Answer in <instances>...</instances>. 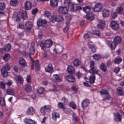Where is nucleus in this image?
Listing matches in <instances>:
<instances>
[{
  "instance_id": "27",
  "label": "nucleus",
  "mask_w": 124,
  "mask_h": 124,
  "mask_svg": "<svg viewBox=\"0 0 124 124\" xmlns=\"http://www.w3.org/2000/svg\"><path fill=\"white\" fill-rule=\"evenodd\" d=\"M10 50H11V45L10 44L6 45L4 47V51H6V52H9Z\"/></svg>"
},
{
  "instance_id": "25",
  "label": "nucleus",
  "mask_w": 124,
  "mask_h": 124,
  "mask_svg": "<svg viewBox=\"0 0 124 124\" xmlns=\"http://www.w3.org/2000/svg\"><path fill=\"white\" fill-rule=\"evenodd\" d=\"M25 25L26 27V29L27 31H31V27H32V25L31 24V23L29 21H27L25 23Z\"/></svg>"
},
{
  "instance_id": "64",
  "label": "nucleus",
  "mask_w": 124,
  "mask_h": 124,
  "mask_svg": "<svg viewBox=\"0 0 124 124\" xmlns=\"http://www.w3.org/2000/svg\"><path fill=\"white\" fill-rule=\"evenodd\" d=\"M77 118L78 116L76 114H75V113H73V120L74 121H77Z\"/></svg>"
},
{
  "instance_id": "43",
  "label": "nucleus",
  "mask_w": 124,
  "mask_h": 124,
  "mask_svg": "<svg viewBox=\"0 0 124 124\" xmlns=\"http://www.w3.org/2000/svg\"><path fill=\"white\" fill-rule=\"evenodd\" d=\"M0 105L2 107H4L5 106V100L3 98H2L0 100Z\"/></svg>"
},
{
  "instance_id": "2",
  "label": "nucleus",
  "mask_w": 124,
  "mask_h": 124,
  "mask_svg": "<svg viewBox=\"0 0 124 124\" xmlns=\"http://www.w3.org/2000/svg\"><path fill=\"white\" fill-rule=\"evenodd\" d=\"M122 42V38L120 36H117L114 38L113 42L111 44V48L112 50H115L116 49V47L118 44H120Z\"/></svg>"
},
{
  "instance_id": "1",
  "label": "nucleus",
  "mask_w": 124,
  "mask_h": 124,
  "mask_svg": "<svg viewBox=\"0 0 124 124\" xmlns=\"http://www.w3.org/2000/svg\"><path fill=\"white\" fill-rule=\"evenodd\" d=\"M38 45L41 47L43 50H46V48H51L53 45V41L52 39H49L45 41V43L41 41L38 42Z\"/></svg>"
},
{
  "instance_id": "52",
  "label": "nucleus",
  "mask_w": 124,
  "mask_h": 124,
  "mask_svg": "<svg viewBox=\"0 0 124 124\" xmlns=\"http://www.w3.org/2000/svg\"><path fill=\"white\" fill-rule=\"evenodd\" d=\"M20 17L23 19H26L27 18V12L26 11H23Z\"/></svg>"
},
{
  "instance_id": "31",
  "label": "nucleus",
  "mask_w": 124,
  "mask_h": 124,
  "mask_svg": "<svg viewBox=\"0 0 124 124\" xmlns=\"http://www.w3.org/2000/svg\"><path fill=\"white\" fill-rule=\"evenodd\" d=\"M93 58L95 61H99L101 60V55L100 54H94L93 56Z\"/></svg>"
},
{
  "instance_id": "13",
  "label": "nucleus",
  "mask_w": 124,
  "mask_h": 124,
  "mask_svg": "<svg viewBox=\"0 0 124 124\" xmlns=\"http://www.w3.org/2000/svg\"><path fill=\"white\" fill-rule=\"evenodd\" d=\"M35 109H34V108H33L32 107H30L27 110V113L28 115H31V116H32V115L35 114Z\"/></svg>"
},
{
  "instance_id": "58",
  "label": "nucleus",
  "mask_w": 124,
  "mask_h": 124,
  "mask_svg": "<svg viewBox=\"0 0 124 124\" xmlns=\"http://www.w3.org/2000/svg\"><path fill=\"white\" fill-rule=\"evenodd\" d=\"M0 87H1V89H5V84H4L3 82L0 81Z\"/></svg>"
},
{
  "instance_id": "54",
  "label": "nucleus",
  "mask_w": 124,
  "mask_h": 124,
  "mask_svg": "<svg viewBox=\"0 0 124 124\" xmlns=\"http://www.w3.org/2000/svg\"><path fill=\"white\" fill-rule=\"evenodd\" d=\"M54 51L55 52V54H58L61 52V48L60 47H56L54 49Z\"/></svg>"
},
{
  "instance_id": "57",
  "label": "nucleus",
  "mask_w": 124,
  "mask_h": 124,
  "mask_svg": "<svg viewBox=\"0 0 124 124\" xmlns=\"http://www.w3.org/2000/svg\"><path fill=\"white\" fill-rule=\"evenodd\" d=\"M37 25L38 27H41L42 26V19H39L37 21Z\"/></svg>"
},
{
  "instance_id": "44",
  "label": "nucleus",
  "mask_w": 124,
  "mask_h": 124,
  "mask_svg": "<svg viewBox=\"0 0 124 124\" xmlns=\"http://www.w3.org/2000/svg\"><path fill=\"white\" fill-rule=\"evenodd\" d=\"M9 59H10V55L9 54H5L3 58V60H4L5 62H7Z\"/></svg>"
},
{
  "instance_id": "7",
  "label": "nucleus",
  "mask_w": 124,
  "mask_h": 124,
  "mask_svg": "<svg viewBox=\"0 0 124 124\" xmlns=\"http://www.w3.org/2000/svg\"><path fill=\"white\" fill-rule=\"evenodd\" d=\"M58 11L59 13H61V14H67V12H68L67 8L66 7L62 6H61L59 7Z\"/></svg>"
},
{
  "instance_id": "21",
  "label": "nucleus",
  "mask_w": 124,
  "mask_h": 124,
  "mask_svg": "<svg viewBox=\"0 0 124 124\" xmlns=\"http://www.w3.org/2000/svg\"><path fill=\"white\" fill-rule=\"evenodd\" d=\"M52 119L54 121H57V119H60V114L58 112H54L52 113Z\"/></svg>"
},
{
  "instance_id": "30",
  "label": "nucleus",
  "mask_w": 124,
  "mask_h": 124,
  "mask_svg": "<svg viewBox=\"0 0 124 124\" xmlns=\"http://www.w3.org/2000/svg\"><path fill=\"white\" fill-rule=\"evenodd\" d=\"M24 89L26 92H27V93H30V92H31V85H30L29 84L26 85L25 86Z\"/></svg>"
},
{
  "instance_id": "16",
  "label": "nucleus",
  "mask_w": 124,
  "mask_h": 124,
  "mask_svg": "<svg viewBox=\"0 0 124 124\" xmlns=\"http://www.w3.org/2000/svg\"><path fill=\"white\" fill-rule=\"evenodd\" d=\"M52 79L54 82H62V78H61V77L58 74L54 75L53 76Z\"/></svg>"
},
{
  "instance_id": "63",
  "label": "nucleus",
  "mask_w": 124,
  "mask_h": 124,
  "mask_svg": "<svg viewBox=\"0 0 124 124\" xmlns=\"http://www.w3.org/2000/svg\"><path fill=\"white\" fill-rule=\"evenodd\" d=\"M37 12H38V9H34L32 11V14H33V15H34V14H36V13H37Z\"/></svg>"
},
{
  "instance_id": "6",
  "label": "nucleus",
  "mask_w": 124,
  "mask_h": 124,
  "mask_svg": "<svg viewBox=\"0 0 124 124\" xmlns=\"http://www.w3.org/2000/svg\"><path fill=\"white\" fill-rule=\"evenodd\" d=\"M88 47L89 49H91L93 53L96 52V48L94 46V44L93 42H89L88 44Z\"/></svg>"
},
{
  "instance_id": "10",
  "label": "nucleus",
  "mask_w": 124,
  "mask_h": 124,
  "mask_svg": "<svg viewBox=\"0 0 124 124\" xmlns=\"http://www.w3.org/2000/svg\"><path fill=\"white\" fill-rule=\"evenodd\" d=\"M110 27L114 31H117L119 29V24L117 22L113 21L110 23Z\"/></svg>"
},
{
  "instance_id": "3",
  "label": "nucleus",
  "mask_w": 124,
  "mask_h": 124,
  "mask_svg": "<svg viewBox=\"0 0 124 124\" xmlns=\"http://www.w3.org/2000/svg\"><path fill=\"white\" fill-rule=\"evenodd\" d=\"M10 70V65L8 64L5 65L4 67L1 70V73L3 77H6L8 75V71Z\"/></svg>"
},
{
  "instance_id": "35",
  "label": "nucleus",
  "mask_w": 124,
  "mask_h": 124,
  "mask_svg": "<svg viewBox=\"0 0 124 124\" xmlns=\"http://www.w3.org/2000/svg\"><path fill=\"white\" fill-rule=\"evenodd\" d=\"M100 69L103 71V72H106V71H107V67H106L104 63H101L100 65Z\"/></svg>"
},
{
  "instance_id": "34",
  "label": "nucleus",
  "mask_w": 124,
  "mask_h": 124,
  "mask_svg": "<svg viewBox=\"0 0 124 124\" xmlns=\"http://www.w3.org/2000/svg\"><path fill=\"white\" fill-rule=\"evenodd\" d=\"M91 9H92V6H86L83 8V11H84V12H85L86 13H87V12H90V11H91Z\"/></svg>"
},
{
  "instance_id": "29",
  "label": "nucleus",
  "mask_w": 124,
  "mask_h": 124,
  "mask_svg": "<svg viewBox=\"0 0 124 124\" xmlns=\"http://www.w3.org/2000/svg\"><path fill=\"white\" fill-rule=\"evenodd\" d=\"M50 5L53 7L58 6V1L57 0H50Z\"/></svg>"
},
{
  "instance_id": "40",
  "label": "nucleus",
  "mask_w": 124,
  "mask_h": 124,
  "mask_svg": "<svg viewBox=\"0 0 124 124\" xmlns=\"http://www.w3.org/2000/svg\"><path fill=\"white\" fill-rule=\"evenodd\" d=\"M69 105L70 106V107H71V108H72L73 109H76V108H77V106H76V104H75V103H74V102H70L69 103Z\"/></svg>"
},
{
  "instance_id": "14",
  "label": "nucleus",
  "mask_w": 124,
  "mask_h": 124,
  "mask_svg": "<svg viewBox=\"0 0 124 124\" xmlns=\"http://www.w3.org/2000/svg\"><path fill=\"white\" fill-rule=\"evenodd\" d=\"M65 79L70 83H74V82H75V78L72 75H68L66 76Z\"/></svg>"
},
{
  "instance_id": "15",
  "label": "nucleus",
  "mask_w": 124,
  "mask_h": 124,
  "mask_svg": "<svg viewBox=\"0 0 124 124\" xmlns=\"http://www.w3.org/2000/svg\"><path fill=\"white\" fill-rule=\"evenodd\" d=\"M45 70L46 72H48V73H52V72H54V68L51 64H49L48 66L45 68Z\"/></svg>"
},
{
  "instance_id": "24",
  "label": "nucleus",
  "mask_w": 124,
  "mask_h": 124,
  "mask_svg": "<svg viewBox=\"0 0 124 124\" xmlns=\"http://www.w3.org/2000/svg\"><path fill=\"white\" fill-rule=\"evenodd\" d=\"M25 6L26 10H30L31 8V1H27L25 3Z\"/></svg>"
},
{
  "instance_id": "51",
  "label": "nucleus",
  "mask_w": 124,
  "mask_h": 124,
  "mask_svg": "<svg viewBox=\"0 0 124 124\" xmlns=\"http://www.w3.org/2000/svg\"><path fill=\"white\" fill-rule=\"evenodd\" d=\"M58 106L61 109H63V110L65 109V107H64V106L63 105V104L62 102H59L58 103Z\"/></svg>"
},
{
  "instance_id": "26",
  "label": "nucleus",
  "mask_w": 124,
  "mask_h": 124,
  "mask_svg": "<svg viewBox=\"0 0 124 124\" xmlns=\"http://www.w3.org/2000/svg\"><path fill=\"white\" fill-rule=\"evenodd\" d=\"M25 124H36L35 121L31 120V119H26L25 120Z\"/></svg>"
},
{
  "instance_id": "42",
  "label": "nucleus",
  "mask_w": 124,
  "mask_h": 124,
  "mask_svg": "<svg viewBox=\"0 0 124 124\" xmlns=\"http://www.w3.org/2000/svg\"><path fill=\"white\" fill-rule=\"evenodd\" d=\"M72 3L70 0H64V4L66 5V6H68V7L70 6Z\"/></svg>"
},
{
  "instance_id": "12",
  "label": "nucleus",
  "mask_w": 124,
  "mask_h": 124,
  "mask_svg": "<svg viewBox=\"0 0 124 124\" xmlns=\"http://www.w3.org/2000/svg\"><path fill=\"white\" fill-rule=\"evenodd\" d=\"M67 71L68 72L69 74L73 75L75 73V69L72 65H69L67 69Z\"/></svg>"
},
{
  "instance_id": "8",
  "label": "nucleus",
  "mask_w": 124,
  "mask_h": 124,
  "mask_svg": "<svg viewBox=\"0 0 124 124\" xmlns=\"http://www.w3.org/2000/svg\"><path fill=\"white\" fill-rule=\"evenodd\" d=\"M50 109L51 107L50 106H45L44 107L41 108L40 111L42 114L45 115L47 111H48V110H50Z\"/></svg>"
},
{
  "instance_id": "17",
  "label": "nucleus",
  "mask_w": 124,
  "mask_h": 124,
  "mask_svg": "<svg viewBox=\"0 0 124 124\" xmlns=\"http://www.w3.org/2000/svg\"><path fill=\"white\" fill-rule=\"evenodd\" d=\"M103 17H109L110 15V11L107 9H104L102 11Z\"/></svg>"
},
{
  "instance_id": "18",
  "label": "nucleus",
  "mask_w": 124,
  "mask_h": 124,
  "mask_svg": "<svg viewBox=\"0 0 124 124\" xmlns=\"http://www.w3.org/2000/svg\"><path fill=\"white\" fill-rule=\"evenodd\" d=\"M18 62L21 66H27V62H26L25 59L22 57L19 58Z\"/></svg>"
},
{
  "instance_id": "41",
  "label": "nucleus",
  "mask_w": 124,
  "mask_h": 124,
  "mask_svg": "<svg viewBox=\"0 0 124 124\" xmlns=\"http://www.w3.org/2000/svg\"><path fill=\"white\" fill-rule=\"evenodd\" d=\"M68 7H70L72 11H73L74 10H75V7H77V5L74 4L73 3H71V4H70V6H69Z\"/></svg>"
},
{
  "instance_id": "11",
  "label": "nucleus",
  "mask_w": 124,
  "mask_h": 124,
  "mask_svg": "<svg viewBox=\"0 0 124 124\" xmlns=\"http://www.w3.org/2000/svg\"><path fill=\"white\" fill-rule=\"evenodd\" d=\"M114 119L116 122H121L122 119V115L119 112L114 113Z\"/></svg>"
},
{
  "instance_id": "59",
  "label": "nucleus",
  "mask_w": 124,
  "mask_h": 124,
  "mask_svg": "<svg viewBox=\"0 0 124 124\" xmlns=\"http://www.w3.org/2000/svg\"><path fill=\"white\" fill-rule=\"evenodd\" d=\"M18 29H25V26H24V24L22 23H19L17 25Z\"/></svg>"
},
{
  "instance_id": "28",
  "label": "nucleus",
  "mask_w": 124,
  "mask_h": 124,
  "mask_svg": "<svg viewBox=\"0 0 124 124\" xmlns=\"http://www.w3.org/2000/svg\"><path fill=\"white\" fill-rule=\"evenodd\" d=\"M90 73H93V74H97L98 73V70L95 68L94 67L93 68H91L90 70H89Z\"/></svg>"
},
{
  "instance_id": "60",
  "label": "nucleus",
  "mask_w": 124,
  "mask_h": 124,
  "mask_svg": "<svg viewBox=\"0 0 124 124\" xmlns=\"http://www.w3.org/2000/svg\"><path fill=\"white\" fill-rule=\"evenodd\" d=\"M26 81L28 83H31V76L28 75L26 78Z\"/></svg>"
},
{
  "instance_id": "19",
  "label": "nucleus",
  "mask_w": 124,
  "mask_h": 124,
  "mask_svg": "<svg viewBox=\"0 0 124 124\" xmlns=\"http://www.w3.org/2000/svg\"><path fill=\"white\" fill-rule=\"evenodd\" d=\"M105 26V21L102 19L99 20V24L97 25L98 29H103Z\"/></svg>"
},
{
  "instance_id": "4",
  "label": "nucleus",
  "mask_w": 124,
  "mask_h": 124,
  "mask_svg": "<svg viewBox=\"0 0 124 124\" xmlns=\"http://www.w3.org/2000/svg\"><path fill=\"white\" fill-rule=\"evenodd\" d=\"M35 53V44L34 42L31 43V46L30 47V52L29 54V57L31 60V55L33 56Z\"/></svg>"
},
{
  "instance_id": "46",
  "label": "nucleus",
  "mask_w": 124,
  "mask_h": 124,
  "mask_svg": "<svg viewBox=\"0 0 124 124\" xmlns=\"http://www.w3.org/2000/svg\"><path fill=\"white\" fill-rule=\"evenodd\" d=\"M51 22H52V23H55V22H58V18L57 17V16H53L51 17Z\"/></svg>"
},
{
  "instance_id": "33",
  "label": "nucleus",
  "mask_w": 124,
  "mask_h": 124,
  "mask_svg": "<svg viewBox=\"0 0 124 124\" xmlns=\"http://www.w3.org/2000/svg\"><path fill=\"white\" fill-rule=\"evenodd\" d=\"M7 94H10L11 95H14L15 94V91L11 89H9L6 90Z\"/></svg>"
},
{
  "instance_id": "5",
  "label": "nucleus",
  "mask_w": 124,
  "mask_h": 124,
  "mask_svg": "<svg viewBox=\"0 0 124 124\" xmlns=\"http://www.w3.org/2000/svg\"><path fill=\"white\" fill-rule=\"evenodd\" d=\"M93 9L95 12H99V11L102 9V5L101 4V3H97L95 4Z\"/></svg>"
},
{
  "instance_id": "61",
  "label": "nucleus",
  "mask_w": 124,
  "mask_h": 124,
  "mask_svg": "<svg viewBox=\"0 0 124 124\" xmlns=\"http://www.w3.org/2000/svg\"><path fill=\"white\" fill-rule=\"evenodd\" d=\"M118 92L121 94V95H124V92L123 89H119V88H118Z\"/></svg>"
},
{
  "instance_id": "36",
  "label": "nucleus",
  "mask_w": 124,
  "mask_h": 124,
  "mask_svg": "<svg viewBox=\"0 0 124 124\" xmlns=\"http://www.w3.org/2000/svg\"><path fill=\"white\" fill-rule=\"evenodd\" d=\"M10 4L13 6H16L18 5V1L17 0H11Z\"/></svg>"
},
{
  "instance_id": "38",
  "label": "nucleus",
  "mask_w": 124,
  "mask_h": 124,
  "mask_svg": "<svg viewBox=\"0 0 124 124\" xmlns=\"http://www.w3.org/2000/svg\"><path fill=\"white\" fill-rule=\"evenodd\" d=\"M123 61V59L121 58H116L114 60V63L115 64H119V63H121Z\"/></svg>"
},
{
  "instance_id": "37",
  "label": "nucleus",
  "mask_w": 124,
  "mask_h": 124,
  "mask_svg": "<svg viewBox=\"0 0 124 124\" xmlns=\"http://www.w3.org/2000/svg\"><path fill=\"white\" fill-rule=\"evenodd\" d=\"M86 18L87 20H90V21H93V15L89 14L86 15Z\"/></svg>"
},
{
  "instance_id": "23",
  "label": "nucleus",
  "mask_w": 124,
  "mask_h": 124,
  "mask_svg": "<svg viewBox=\"0 0 124 124\" xmlns=\"http://www.w3.org/2000/svg\"><path fill=\"white\" fill-rule=\"evenodd\" d=\"M116 11L118 14L122 15L124 14V8L121 6L118 7L116 9Z\"/></svg>"
},
{
  "instance_id": "49",
  "label": "nucleus",
  "mask_w": 124,
  "mask_h": 124,
  "mask_svg": "<svg viewBox=\"0 0 124 124\" xmlns=\"http://www.w3.org/2000/svg\"><path fill=\"white\" fill-rule=\"evenodd\" d=\"M111 17L112 19H115V18H117L118 17V14L117 12H113L111 13Z\"/></svg>"
},
{
  "instance_id": "62",
  "label": "nucleus",
  "mask_w": 124,
  "mask_h": 124,
  "mask_svg": "<svg viewBox=\"0 0 124 124\" xmlns=\"http://www.w3.org/2000/svg\"><path fill=\"white\" fill-rule=\"evenodd\" d=\"M94 67V61H92L90 62V68L93 69Z\"/></svg>"
},
{
  "instance_id": "47",
  "label": "nucleus",
  "mask_w": 124,
  "mask_h": 124,
  "mask_svg": "<svg viewBox=\"0 0 124 124\" xmlns=\"http://www.w3.org/2000/svg\"><path fill=\"white\" fill-rule=\"evenodd\" d=\"M62 101L63 102V104L65 105L68 103V99L65 97H63L62 98Z\"/></svg>"
},
{
  "instance_id": "48",
  "label": "nucleus",
  "mask_w": 124,
  "mask_h": 124,
  "mask_svg": "<svg viewBox=\"0 0 124 124\" xmlns=\"http://www.w3.org/2000/svg\"><path fill=\"white\" fill-rule=\"evenodd\" d=\"M57 22H62L63 20V17L62 16H57Z\"/></svg>"
},
{
  "instance_id": "20",
  "label": "nucleus",
  "mask_w": 124,
  "mask_h": 124,
  "mask_svg": "<svg viewBox=\"0 0 124 124\" xmlns=\"http://www.w3.org/2000/svg\"><path fill=\"white\" fill-rule=\"evenodd\" d=\"M16 80L17 81L18 83L19 84H22L23 83H24V79L23 78V77L22 76L18 75L16 76Z\"/></svg>"
},
{
  "instance_id": "56",
  "label": "nucleus",
  "mask_w": 124,
  "mask_h": 124,
  "mask_svg": "<svg viewBox=\"0 0 124 124\" xmlns=\"http://www.w3.org/2000/svg\"><path fill=\"white\" fill-rule=\"evenodd\" d=\"M100 93L101 94H108L109 93H108V91L103 90L100 92Z\"/></svg>"
},
{
  "instance_id": "53",
  "label": "nucleus",
  "mask_w": 124,
  "mask_h": 124,
  "mask_svg": "<svg viewBox=\"0 0 124 124\" xmlns=\"http://www.w3.org/2000/svg\"><path fill=\"white\" fill-rule=\"evenodd\" d=\"M5 9V4L4 3H0V10Z\"/></svg>"
},
{
  "instance_id": "39",
  "label": "nucleus",
  "mask_w": 124,
  "mask_h": 124,
  "mask_svg": "<svg viewBox=\"0 0 124 124\" xmlns=\"http://www.w3.org/2000/svg\"><path fill=\"white\" fill-rule=\"evenodd\" d=\"M94 81H95V75H93L90 77V83H94Z\"/></svg>"
},
{
  "instance_id": "32",
  "label": "nucleus",
  "mask_w": 124,
  "mask_h": 124,
  "mask_svg": "<svg viewBox=\"0 0 124 124\" xmlns=\"http://www.w3.org/2000/svg\"><path fill=\"white\" fill-rule=\"evenodd\" d=\"M74 65L75 66H79V65H81V62H80V60L78 59H76L73 62Z\"/></svg>"
},
{
  "instance_id": "50",
  "label": "nucleus",
  "mask_w": 124,
  "mask_h": 124,
  "mask_svg": "<svg viewBox=\"0 0 124 124\" xmlns=\"http://www.w3.org/2000/svg\"><path fill=\"white\" fill-rule=\"evenodd\" d=\"M44 15H45V16H46V17H47L48 18H50V17H51V15H52V14H51V13H50V12L46 11L44 13Z\"/></svg>"
},
{
  "instance_id": "45",
  "label": "nucleus",
  "mask_w": 124,
  "mask_h": 124,
  "mask_svg": "<svg viewBox=\"0 0 124 124\" xmlns=\"http://www.w3.org/2000/svg\"><path fill=\"white\" fill-rule=\"evenodd\" d=\"M37 92L38 93L41 94L44 93V88L40 87L38 89V90H37Z\"/></svg>"
},
{
  "instance_id": "9",
  "label": "nucleus",
  "mask_w": 124,
  "mask_h": 124,
  "mask_svg": "<svg viewBox=\"0 0 124 124\" xmlns=\"http://www.w3.org/2000/svg\"><path fill=\"white\" fill-rule=\"evenodd\" d=\"M90 104V100L88 99H85L81 102V106L83 109H85L86 107H88Z\"/></svg>"
},
{
  "instance_id": "55",
  "label": "nucleus",
  "mask_w": 124,
  "mask_h": 124,
  "mask_svg": "<svg viewBox=\"0 0 124 124\" xmlns=\"http://www.w3.org/2000/svg\"><path fill=\"white\" fill-rule=\"evenodd\" d=\"M93 34L97 36H100V32L97 30H94L93 31Z\"/></svg>"
},
{
  "instance_id": "22",
  "label": "nucleus",
  "mask_w": 124,
  "mask_h": 124,
  "mask_svg": "<svg viewBox=\"0 0 124 124\" xmlns=\"http://www.w3.org/2000/svg\"><path fill=\"white\" fill-rule=\"evenodd\" d=\"M35 65V71H38L40 69V67H39V62L38 60H35L33 62Z\"/></svg>"
}]
</instances>
